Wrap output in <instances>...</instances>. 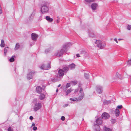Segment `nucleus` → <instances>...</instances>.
Instances as JSON below:
<instances>
[{
  "label": "nucleus",
  "instance_id": "obj_1",
  "mask_svg": "<svg viewBox=\"0 0 131 131\" xmlns=\"http://www.w3.org/2000/svg\"><path fill=\"white\" fill-rule=\"evenodd\" d=\"M49 7L48 3L47 2H43L41 5L40 11L42 14H44L48 12Z\"/></svg>",
  "mask_w": 131,
  "mask_h": 131
},
{
  "label": "nucleus",
  "instance_id": "obj_2",
  "mask_svg": "<svg viewBox=\"0 0 131 131\" xmlns=\"http://www.w3.org/2000/svg\"><path fill=\"white\" fill-rule=\"evenodd\" d=\"M95 43L98 47L101 49H103L106 45L105 43L100 40H96Z\"/></svg>",
  "mask_w": 131,
  "mask_h": 131
},
{
  "label": "nucleus",
  "instance_id": "obj_3",
  "mask_svg": "<svg viewBox=\"0 0 131 131\" xmlns=\"http://www.w3.org/2000/svg\"><path fill=\"white\" fill-rule=\"evenodd\" d=\"M57 71H58V75L57 76V78L62 77L64 75L65 73L62 69H58L57 70Z\"/></svg>",
  "mask_w": 131,
  "mask_h": 131
},
{
  "label": "nucleus",
  "instance_id": "obj_4",
  "mask_svg": "<svg viewBox=\"0 0 131 131\" xmlns=\"http://www.w3.org/2000/svg\"><path fill=\"white\" fill-rule=\"evenodd\" d=\"M96 92L99 94L101 93L103 90V87L100 85H97L96 87Z\"/></svg>",
  "mask_w": 131,
  "mask_h": 131
},
{
  "label": "nucleus",
  "instance_id": "obj_5",
  "mask_svg": "<svg viewBox=\"0 0 131 131\" xmlns=\"http://www.w3.org/2000/svg\"><path fill=\"white\" fill-rule=\"evenodd\" d=\"M41 103H37L35 105L34 110L35 111H37L41 108Z\"/></svg>",
  "mask_w": 131,
  "mask_h": 131
},
{
  "label": "nucleus",
  "instance_id": "obj_6",
  "mask_svg": "<svg viewBox=\"0 0 131 131\" xmlns=\"http://www.w3.org/2000/svg\"><path fill=\"white\" fill-rule=\"evenodd\" d=\"M36 73V72L35 71H32L28 73L27 75V79L29 80L32 79L33 74Z\"/></svg>",
  "mask_w": 131,
  "mask_h": 131
},
{
  "label": "nucleus",
  "instance_id": "obj_7",
  "mask_svg": "<svg viewBox=\"0 0 131 131\" xmlns=\"http://www.w3.org/2000/svg\"><path fill=\"white\" fill-rule=\"evenodd\" d=\"M64 49H63V46L62 49L58 51V52L56 54V56L59 57L61 56L63 54L64 52L65 53L67 52L64 51Z\"/></svg>",
  "mask_w": 131,
  "mask_h": 131
},
{
  "label": "nucleus",
  "instance_id": "obj_8",
  "mask_svg": "<svg viewBox=\"0 0 131 131\" xmlns=\"http://www.w3.org/2000/svg\"><path fill=\"white\" fill-rule=\"evenodd\" d=\"M50 68V63H48L47 66L43 64L40 67L41 69L43 70H48Z\"/></svg>",
  "mask_w": 131,
  "mask_h": 131
},
{
  "label": "nucleus",
  "instance_id": "obj_9",
  "mask_svg": "<svg viewBox=\"0 0 131 131\" xmlns=\"http://www.w3.org/2000/svg\"><path fill=\"white\" fill-rule=\"evenodd\" d=\"M110 116V115L109 114L106 112L104 113L102 115V118L103 119H104L108 118Z\"/></svg>",
  "mask_w": 131,
  "mask_h": 131
},
{
  "label": "nucleus",
  "instance_id": "obj_10",
  "mask_svg": "<svg viewBox=\"0 0 131 131\" xmlns=\"http://www.w3.org/2000/svg\"><path fill=\"white\" fill-rule=\"evenodd\" d=\"M71 44L70 42L65 43L64 45L63 46V49H64V51H67V48L71 46Z\"/></svg>",
  "mask_w": 131,
  "mask_h": 131
},
{
  "label": "nucleus",
  "instance_id": "obj_11",
  "mask_svg": "<svg viewBox=\"0 0 131 131\" xmlns=\"http://www.w3.org/2000/svg\"><path fill=\"white\" fill-rule=\"evenodd\" d=\"M38 37V35L36 34L32 33L31 34V38L33 40H36Z\"/></svg>",
  "mask_w": 131,
  "mask_h": 131
},
{
  "label": "nucleus",
  "instance_id": "obj_12",
  "mask_svg": "<svg viewBox=\"0 0 131 131\" xmlns=\"http://www.w3.org/2000/svg\"><path fill=\"white\" fill-rule=\"evenodd\" d=\"M42 89L41 87L38 86L36 87V92L39 93H40L42 91Z\"/></svg>",
  "mask_w": 131,
  "mask_h": 131
},
{
  "label": "nucleus",
  "instance_id": "obj_13",
  "mask_svg": "<svg viewBox=\"0 0 131 131\" xmlns=\"http://www.w3.org/2000/svg\"><path fill=\"white\" fill-rule=\"evenodd\" d=\"M97 6V4L95 3H94L92 4L91 8L93 10H95L96 9V8Z\"/></svg>",
  "mask_w": 131,
  "mask_h": 131
},
{
  "label": "nucleus",
  "instance_id": "obj_14",
  "mask_svg": "<svg viewBox=\"0 0 131 131\" xmlns=\"http://www.w3.org/2000/svg\"><path fill=\"white\" fill-rule=\"evenodd\" d=\"M96 123L98 124L101 125L102 123V121L101 118H99L97 119L96 121Z\"/></svg>",
  "mask_w": 131,
  "mask_h": 131
},
{
  "label": "nucleus",
  "instance_id": "obj_15",
  "mask_svg": "<svg viewBox=\"0 0 131 131\" xmlns=\"http://www.w3.org/2000/svg\"><path fill=\"white\" fill-rule=\"evenodd\" d=\"M35 12L36 11L35 10H34L31 15L29 16V20L30 21L32 20L34 17L35 14Z\"/></svg>",
  "mask_w": 131,
  "mask_h": 131
},
{
  "label": "nucleus",
  "instance_id": "obj_16",
  "mask_svg": "<svg viewBox=\"0 0 131 131\" xmlns=\"http://www.w3.org/2000/svg\"><path fill=\"white\" fill-rule=\"evenodd\" d=\"M75 65L73 63H72L70 64L68 66V67L69 69H73L75 68Z\"/></svg>",
  "mask_w": 131,
  "mask_h": 131
},
{
  "label": "nucleus",
  "instance_id": "obj_17",
  "mask_svg": "<svg viewBox=\"0 0 131 131\" xmlns=\"http://www.w3.org/2000/svg\"><path fill=\"white\" fill-rule=\"evenodd\" d=\"M46 19L48 21L50 22H52L53 21V19L52 18H50L49 16H47L46 17Z\"/></svg>",
  "mask_w": 131,
  "mask_h": 131
},
{
  "label": "nucleus",
  "instance_id": "obj_18",
  "mask_svg": "<svg viewBox=\"0 0 131 131\" xmlns=\"http://www.w3.org/2000/svg\"><path fill=\"white\" fill-rule=\"evenodd\" d=\"M80 53L81 54L83 55L84 56L86 57L88 54V53L86 51L83 50H82L80 52Z\"/></svg>",
  "mask_w": 131,
  "mask_h": 131
},
{
  "label": "nucleus",
  "instance_id": "obj_19",
  "mask_svg": "<svg viewBox=\"0 0 131 131\" xmlns=\"http://www.w3.org/2000/svg\"><path fill=\"white\" fill-rule=\"evenodd\" d=\"M62 69L64 71V72L66 73L69 70V68L68 67L66 66L63 67Z\"/></svg>",
  "mask_w": 131,
  "mask_h": 131
},
{
  "label": "nucleus",
  "instance_id": "obj_20",
  "mask_svg": "<svg viewBox=\"0 0 131 131\" xmlns=\"http://www.w3.org/2000/svg\"><path fill=\"white\" fill-rule=\"evenodd\" d=\"M120 111L119 110L116 108L115 110V115L116 117L118 116L119 115Z\"/></svg>",
  "mask_w": 131,
  "mask_h": 131
},
{
  "label": "nucleus",
  "instance_id": "obj_21",
  "mask_svg": "<svg viewBox=\"0 0 131 131\" xmlns=\"http://www.w3.org/2000/svg\"><path fill=\"white\" fill-rule=\"evenodd\" d=\"M45 96L43 94H41L39 97V99L41 100H43L45 98Z\"/></svg>",
  "mask_w": 131,
  "mask_h": 131
},
{
  "label": "nucleus",
  "instance_id": "obj_22",
  "mask_svg": "<svg viewBox=\"0 0 131 131\" xmlns=\"http://www.w3.org/2000/svg\"><path fill=\"white\" fill-rule=\"evenodd\" d=\"M84 96L83 93H82L81 95L79 96L78 98V100H81L83 98Z\"/></svg>",
  "mask_w": 131,
  "mask_h": 131
},
{
  "label": "nucleus",
  "instance_id": "obj_23",
  "mask_svg": "<svg viewBox=\"0 0 131 131\" xmlns=\"http://www.w3.org/2000/svg\"><path fill=\"white\" fill-rule=\"evenodd\" d=\"M95 126V131H100V126L99 125H96Z\"/></svg>",
  "mask_w": 131,
  "mask_h": 131
},
{
  "label": "nucleus",
  "instance_id": "obj_24",
  "mask_svg": "<svg viewBox=\"0 0 131 131\" xmlns=\"http://www.w3.org/2000/svg\"><path fill=\"white\" fill-rule=\"evenodd\" d=\"M111 103V101L108 100L107 101L106 100H105L103 102L104 104L105 105H108L110 104Z\"/></svg>",
  "mask_w": 131,
  "mask_h": 131
},
{
  "label": "nucleus",
  "instance_id": "obj_25",
  "mask_svg": "<svg viewBox=\"0 0 131 131\" xmlns=\"http://www.w3.org/2000/svg\"><path fill=\"white\" fill-rule=\"evenodd\" d=\"M5 43L4 40L2 39L1 40V43L0 45V46L1 47H5Z\"/></svg>",
  "mask_w": 131,
  "mask_h": 131
},
{
  "label": "nucleus",
  "instance_id": "obj_26",
  "mask_svg": "<svg viewBox=\"0 0 131 131\" xmlns=\"http://www.w3.org/2000/svg\"><path fill=\"white\" fill-rule=\"evenodd\" d=\"M15 56H13L12 57L10 58L9 59V61L10 62H13L15 61L14 58H15Z\"/></svg>",
  "mask_w": 131,
  "mask_h": 131
},
{
  "label": "nucleus",
  "instance_id": "obj_27",
  "mask_svg": "<svg viewBox=\"0 0 131 131\" xmlns=\"http://www.w3.org/2000/svg\"><path fill=\"white\" fill-rule=\"evenodd\" d=\"M89 36L90 37L93 38L94 37V35L93 33H90V31L89 30Z\"/></svg>",
  "mask_w": 131,
  "mask_h": 131
},
{
  "label": "nucleus",
  "instance_id": "obj_28",
  "mask_svg": "<svg viewBox=\"0 0 131 131\" xmlns=\"http://www.w3.org/2000/svg\"><path fill=\"white\" fill-rule=\"evenodd\" d=\"M19 43H16L15 47V49L16 50H18L19 47Z\"/></svg>",
  "mask_w": 131,
  "mask_h": 131
},
{
  "label": "nucleus",
  "instance_id": "obj_29",
  "mask_svg": "<svg viewBox=\"0 0 131 131\" xmlns=\"http://www.w3.org/2000/svg\"><path fill=\"white\" fill-rule=\"evenodd\" d=\"M104 131H112L111 129L106 127H104Z\"/></svg>",
  "mask_w": 131,
  "mask_h": 131
},
{
  "label": "nucleus",
  "instance_id": "obj_30",
  "mask_svg": "<svg viewBox=\"0 0 131 131\" xmlns=\"http://www.w3.org/2000/svg\"><path fill=\"white\" fill-rule=\"evenodd\" d=\"M116 76L118 78H119L120 79L122 80V78L121 77L120 75L119 74L118 72H117L116 73Z\"/></svg>",
  "mask_w": 131,
  "mask_h": 131
},
{
  "label": "nucleus",
  "instance_id": "obj_31",
  "mask_svg": "<svg viewBox=\"0 0 131 131\" xmlns=\"http://www.w3.org/2000/svg\"><path fill=\"white\" fill-rule=\"evenodd\" d=\"M72 91V90L71 89L68 90L66 92V95H67L68 94L70 93Z\"/></svg>",
  "mask_w": 131,
  "mask_h": 131
},
{
  "label": "nucleus",
  "instance_id": "obj_32",
  "mask_svg": "<svg viewBox=\"0 0 131 131\" xmlns=\"http://www.w3.org/2000/svg\"><path fill=\"white\" fill-rule=\"evenodd\" d=\"M71 82L72 83L73 85H75L77 83V81L76 80L71 81Z\"/></svg>",
  "mask_w": 131,
  "mask_h": 131
},
{
  "label": "nucleus",
  "instance_id": "obj_33",
  "mask_svg": "<svg viewBox=\"0 0 131 131\" xmlns=\"http://www.w3.org/2000/svg\"><path fill=\"white\" fill-rule=\"evenodd\" d=\"M84 76L86 79H89V74L86 73H85Z\"/></svg>",
  "mask_w": 131,
  "mask_h": 131
},
{
  "label": "nucleus",
  "instance_id": "obj_34",
  "mask_svg": "<svg viewBox=\"0 0 131 131\" xmlns=\"http://www.w3.org/2000/svg\"><path fill=\"white\" fill-rule=\"evenodd\" d=\"M7 50L6 48H5L4 49V55L5 56H6V53L7 52Z\"/></svg>",
  "mask_w": 131,
  "mask_h": 131
},
{
  "label": "nucleus",
  "instance_id": "obj_35",
  "mask_svg": "<svg viewBox=\"0 0 131 131\" xmlns=\"http://www.w3.org/2000/svg\"><path fill=\"white\" fill-rule=\"evenodd\" d=\"M95 0H85L86 2L88 3L92 2L95 1Z\"/></svg>",
  "mask_w": 131,
  "mask_h": 131
},
{
  "label": "nucleus",
  "instance_id": "obj_36",
  "mask_svg": "<svg viewBox=\"0 0 131 131\" xmlns=\"http://www.w3.org/2000/svg\"><path fill=\"white\" fill-rule=\"evenodd\" d=\"M111 121L113 124H114L116 122V121L115 119H112L111 120Z\"/></svg>",
  "mask_w": 131,
  "mask_h": 131
},
{
  "label": "nucleus",
  "instance_id": "obj_37",
  "mask_svg": "<svg viewBox=\"0 0 131 131\" xmlns=\"http://www.w3.org/2000/svg\"><path fill=\"white\" fill-rule=\"evenodd\" d=\"M50 50L49 49H48L45 50V52L46 53H48L49 52H50Z\"/></svg>",
  "mask_w": 131,
  "mask_h": 131
},
{
  "label": "nucleus",
  "instance_id": "obj_38",
  "mask_svg": "<svg viewBox=\"0 0 131 131\" xmlns=\"http://www.w3.org/2000/svg\"><path fill=\"white\" fill-rule=\"evenodd\" d=\"M70 100H71L74 101L77 100V99L75 98H70Z\"/></svg>",
  "mask_w": 131,
  "mask_h": 131
},
{
  "label": "nucleus",
  "instance_id": "obj_39",
  "mask_svg": "<svg viewBox=\"0 0 131 131\" xmlns=\"http://www.w3.org/2000/svg\"><path fill=\"white\" fill-rule=\"evenodd\" d=\"M123 107L122 105H118L117 107V108L118 109H121Z\"/></svg>",
  "mask_w": 131,
  "mask_h": 131
},
{
  "label": "nucleus",
  "instance_id": "obj_40",
  "mask_svg": "<svg viewBox=\"0 0 131 131\" xmlns=\"http://www.w3.org/2000/svg\"><path fill=\"white\" fill-rule=\"evenodd\" d=\"M128 64L130 65H131V59L128 61Z\"/></svg>",
  "mask_w": 131,
  "mask_h": 131
},
{
  "label": "nucleus",
  "instance_id": "obj_41",
  "mask_svg": "<svg viewBox=\"0 0 131 131\" xmlns=\"http://www.w3.org/2000/svg\"><path fill=\"white\" fill-rule=\"evenodd\" d=\"M127 29L128 30H130L131 28V26H130L129 25H128L127 26Z\"/></svg>",
  "mask_w": 131,
  "mask_h": 131
},
{
  "label": "nucleus",
  "instance_id": "obj_42",
  "mask_svg": "<svg viewBox=\"0 0 131 131\" xmlns=\"http://www.w3.org/2000/svg\"><path fill=\"white\" fill-rule=\"evenodd\" d=\"M70 86V83H67L66 86V88H68Z\"/></svg>",
  "mask_w": 131,
  "mask_h": 131
},
{
  "label": "nucleus",
  "instance_id": "obj_43",
  "mask_svg": "<svg viewBox=\"0 0 131 131\" xmlns=\"http://www.w3.org/2000/svg\"><path fill=\"white\" fill-rule=\"evenodd\" d=\"M65 119V117L64 116H62L61 118V119L62 121H64Z\"/></svg>",
  "mask_w": 131,
  "mask_h": 131
},
{
  "label": "nucleus",
  "instance_id": "obj_44",
  "mask_svg": "<svg viewBox=\"0 0 131 131\" xmlns=\"http://www.w3.org/2000/svg\"><path fill=\"white\" fill-rule=\"evenodd\" d=\"M33 129L35 131L37 129V128L36 126H34L33 128Z\"/></svg>",
  "mask_w": 131,
  "mask_h": 131
},
{
  "label": "nucleus",
  "instance_id": "obj_45",
  "mask_svg": "<svg viewBox=\"0 0 131 131\" xmlns=\"http://www.w3.org/2000/svg\"><path fill=\"white\" fill-rule=\"evenodd\" d=\"M83 89L82 88H81L80 89V90L79 91V92L80 93H81L82 92H83Z\"/></svg>",
  "mask_w": 131,
  "mask_h": 131
},
{
  "label": "nucleus",
  "instance_id": "obj_46",
  "mask_svg": "<svg viewBox=\"0 0 131 131\" xmlns=\"http://www.w3.org/2000/svg\"><path fill=\"white\" fill-rule=\"evenodd\" d=\"M2 8L1 7H0V14H1L2 13Z\"/></svg>",
  "mask_w": 131,
  "mask_h": 131
},
{
  "label": "nucleus",
  "instance_id": "obj_47",
  "mask_svg": "<svg viewBox=\"0 0 131 131\" xmlns=\"http://www.w3.org/2000/svg\"><path fill=\"white\" fill-rule=\"evenodd\" d=\"M8 131H13L11 129V128L10 127H9L8 129Z\"/></svg>",
  "mask_w": 131,
  "mask_h": 131
},
{
  "label": "nucleus",
  "instance_id": "obj_48",
  "mask_svg": "<svg viewBox=\"0 0 131 131\" xmlns=\"http://www.w3.org/2000/svg\"><path fill=\"white\" fill-rule=\"evenodd\" d=\"M76 56L77 57H80V54L79 53H77L76 54Z\"/></svg>",
  "mask_w": 131,
  "mask_h": 131
},
{
  "label": "nucleus",
  "instance_id": "obj_49",
  "mask_svg": "<svg viewBox=\"0 0 131 131\" xmlns=\"http://www.w3.org/2000/svg\"><path fill=\"white\" fill-rule=\"evenodd\" d=\"M29 119L30 120H32L33 119V117L32 116H30L29 117Z\"/></svg>",
  "mask_w": 131,
  "mask_h": 131
},
{
  "label": "nucleus",
  "instance_id": "obj_50",
  "mask_svg": "<svg viewBox=\"0 0 131 131\" xmlns=\"http://www.w3.org/2000/svg\"><path fill=\"white\" fill-rule=\"evenodd\" d=\"M57 23H58L59 22V18H58V19H57Z\"/></svg>",
  "mask_w": 131,
  "mask_h": 131
},
{
  "label": "nucleus",
  "instance_id": "obj_51",
  "mask_svg": "<svg viewBox=\"0 0 131 131\" xmlns=\"http://www.w3.org/2000/svg\"><path fill=\"white\" fill-rule=\"evenodd\" d=\"M114 40L117 43H118V41H117V40L116 38H115L114 39Z\"/></svg>",
  "mask_w": 131,
  "mask_h": 131
},
{
  "label": "nucleus",
  "instance_id": "obj_52",
  "mask_svg": "<svg viewBox=\"0 0 131 131\" xmlns=\"http://www.w3.org/2000/svg\"><path fill=\"white\" fill-rule=\"evenodd\" d=\"M35 125V124L34 123H32V126H34Z\"/></svg>",
  "mask_w": 131,
  "mask_h": 131
},
{
  "label": "nucleus",
  "instance_id": "obj_53",
  "mask_svg": "<svg viewBox=\"0 0 131 131\" xmlns=\"http://www.w3.org/2000/svg\"><path fill=\"white\" fill-rule=\"evenodd\" d=\"M61 86V84H59V85L58 86V87H60Z\"/></svg>",
  "mask_w": 131,
  "mask_h": 131
},
{
  "label": "nucleus",
  "instance_id": "obj_54",
  "mask_svg": "<svg viewBox=\"0 0 131 131\" xmlns=\"http://www.w3.org/2000/svg\"><path fill=\"white\" fill-rule=\"evenodd\" d=\"M81 85V84H79V87H80Z\"/></svg>",
  "mask_w": 131,
  "mask_h": 131
},
{
  "label": "nucleus",
  "instance_id": "obj_55",
  "mask_svg": "<svg viewBox=\"0 0 131 131\" xmlns=\"http://www.w3.org/2000/svg\"><path fill=\"white\" fill-rule=\"evenodd\" d=\"M123 39H118V40H122Z\"/></svg>",
  "mask_w": 131,
  "mask_h": 131
},
{
  "label": "nucleus",
  "instance_id": "obj_56",
  "mask_svg": "<svg viewBox=\"0 0 131 131\" xmlns=\"http://www.w3.org/2000/svg\"><path fill=\"white\" fill-rule=\"evenodd\" d=\"M58 91V89H57L56 90V92H57Z\"/></svg>",
  "mask_w": 131,
  "mask_h": 131
},
{
  "label": "nucleus",
  "instance_id": "obj_57",
  "mask_svg": "<svg viewBox=\"0 0 131 131\" xmlns=\"http://www.w3.org/2000/svg\"><path fill=\"white\" fill-rule=\"evenodd\" d=\"M77 91L76 90H75V92H77Z\"/></svg>",
  "mask_w": 131,
  "mask_h": 131
},
{
  "label": "nucleus",
  "instance_id": "obj_58",
  "mask_svg": "<svg viewBox=\"0 0 131 131\" xmlns=\"http://www.w3.org/2000/svg\"><path fill=\"white\" fill-rule=\"evenodd\" d=\"M9 48V47H6V48Z\"/></svg>",
  "mask_w": 131,
  "mask_h": 131
},
{
  "label": "nucleus",
  "instance_id": "obj_59",
  "mask_svg": "<svg viewBox=\"0 0 131 131\" xmlns=\"http://www.w3.org/2000/svg\"><path fill=\"white\" fill-rule=\"evenodd\" d=\"M30 45L31 46H32L31 44V45Z\"/></svg>",
  "mask_w": 131,
  "mask_h": 131
}]
</instances>
